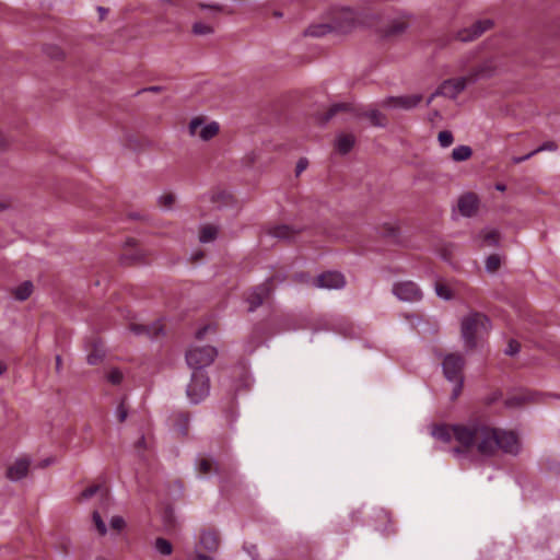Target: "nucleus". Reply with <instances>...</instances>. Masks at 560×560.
I'll use <instances>...</instances> for the list:
<instances>
[{"mask_svg":"<svg viewBox=\"0 0 560 560\" xmlns=\"http://www.w3.org/2000/svg\"><path fill=\"white\" fill-rule=\"evenodd\" d=\"M432 436L448 444L450 453L459 462L475 458L486 460L499 452L517 455L521 451V442L515 432L495 428L478 419L435 425Z\"/></svg>","mask_w":560,"mask_h":560,"instance_id":"nucleus-1","label":"nucleus"},{"mask_svg":"<svg viewBox=\"0 0 560 560\" xmlns=\"http://www.w3.org/2000/svg\"><path fill=\"white\" fill-rule=\"evenodd\" d=\"M474 58L472 54L466 55L458 59L457 69L464 72V75L452 78L443 81L436 91L428 98L427 105L436 96H444L447 98H456L467 86L477 83L480 80H488L501 72L503 69L502 57L493 55L487 57L475 65H470Z\"/></svg>","mask_w":560,"mask_h":560,"instance_id":"nucleus-2","label":"nucleus"},{"mask_svg":"<svg viewBox=\"0 0 560 560\" xmlns=\"http://www.w3.org/2000/svg\"><path fill=\"white\" fill-rule=\"evenodd\" d=\"M489 330L490 323L483 314L470 313L462 319V338L468 349H474Z\"/></svg>","mask_w":560,"mask_h":560,"instance_id":"nucleus-3","label":"nucleus"},{"mask_svg":"<svg viewBox=\"0 0 560 560\" xmlns=\"http://www.w3.org/2000/svg\"><path fill=\"white\" fill-rule=\"evenodd\" d=\"M464 358L458 353H450L445 355L442 362L443 373L447 381L454 384V388L452 392V398L455 399L459 396L463 383H464V376H463V369H464Z\"/></svg>","mask_w":560,"mask_h":560,"instance_id":"nucleus-4","label":"nucleus"},{"mask_svg":"<svg viewBox=\"0 0 560 560\" xmlns=\"http://www.w3.org/2000/svg\"><path fill=\"white\" fill-rule=\"evenodd\" d=\"M187 131L189 137L202 142H208L218 136L220 125L219 122L209 120L203 116H195L189 120Z\"/></svg>","mask_w":560,"mask_h":560,"instance_id":"nucleus-5","label":"nucleus"},{"mask_svg":"<svg viewBox=\"0 0 560 560\" xmlns=\"http://www.w3.org/2000/svg\"><path fill=\"white\" fill-rule=\"evenodd\" d=\"M218 355V351L211 346H192L186 353V361L190 369L202 371L209 366Z\"/></svg>","mask_w":560,"mask_h":560,"instance_id":"nucleus-6","label":"nucleus"},{"mask_svg":"<svg viewBox=\"0 0 560 560\" xmlns=\"http://www.w3.org/2000/svg\"><path fill=\"white\" fill-rule=\"evenodd\" d=\"M210 393V381L203 371H194L186 394L191 404H199Z\"/></svg>","mask_w":560,"mask_h":560,"instance_id":"nucleus-7","label":"nucleus"},{"mask_svg":"<svg viewBox=\"0 0 560 560\" xmlns=\"http://www.w3.org/2000/svg\"><path fill=\"white\" fill-rule=\"evenodd\" d=\"M393 294L402 302H418L422 299V292L412 281H400L393 285Z\"/></svg>","mask_w":560,"mask_h":560,"instance_id":"nucleus-8","label":"nucleus"},{"mask_svg":"<svg viewBox=\"0 0 560 560\" xmlns=\"http://www.w3.org/2000/svg\"><path fill=\"white\" fill-rule=\"evenodd\" d=\"M358 22V16L354 11L348 8H342L336 11L332 18V28L339 33H347L352 30Z\"/></svg>","mask_w":560,"mask_h":560,"instance_id":"nucleus-9","label":"nucleus"},{"mask_svg":"<svg viewBox=\"0 0 560 560\" xmlns=\"http://www.w3.org/2000/svg\"><path fill=\"white\" fill-rule=\"evenodd\" d=\"M422 101L420 94L402 95L396 97H387L382 102V106L386 108H399L410 110L417 107Z\"/></svg>","mask_w":560,"mask_h":560,"instance_id":"nucleus-10","label":"nucleus"},{"mask_svg":"<svg viewBox=\"0 0 560 560\" xmlns=\"http://www.w3.org/2000/svg\"><path fill=\"white\" fill-rule=\"evenodd\" d=\"M492 26L491 20L477 21L469 27H465L457 33V39L460 42H471L482 35Z\"/></svg>","mask_w":560,"mask_h":560,"instance_id":"nucleus-11","label":"nucleus"},{"mask_svg":"<svg viewBox=\"0 0 560 560\" xmlns=\"http://www.w3.org/2000/svg\"><path fill=\"white\" fill-rule=\"evenodd\" d=\"M492 26L491 20L477 21L469 27H465L457 33V39L460 42H471L482 35Z\"/></svg>","mask_w":560,"mask_h":560,"instance_id":"nucleus-12","label":"nucleus"},{"mask_svg":"<svg viewBox=\"0 0 560 560\" xmlns=\"http://www.w3.org/2000/svg\"><path fill=\"white\" fill-rule=\"evenodd\" d=\"M492 26L491 20L477 21L469 27H465L457 33V39L460 42H471L482 35Z\"/></svg>","mask_w":560,"mask_h":560,"instance_id":"nucleus-13","label":"nucleus"},{"mask_svg":"<svg viewBox=\"0 0 560 560\" xmlns=\"http://www.w3.org/2000/svg\"><path fill=\"white\" fill-rule=\"evenodd\" d=\"M346 284L342 273L337 271H328L318 276L315 280V285L323 289H341Z\"/></svg>","mask_w":560,"mask_h":560,"instance_id":"nucleus-14","label":"nucleus"},{"mask_svg":"<svg viewBox=\"0 0 560 560\" xmlns=\"http://www.w3.org/2000/svg\"><path fill=\"white\" fill-rule=\"evenodd\" d=\"M31 460L27 457L16 458L7 468V477L11 481H19L27 476Z\"/></svg>","mask_w":560,"mask_h":560,"instance_id":"nucleus-15","label":"nucleus"},{"mask_svg":"<svg viewBox=\"0 0 560 560\" xmlns=\"http://www.w3.org/2000/svg\"><path fill=\"white\" fill-rule=\"evenodd\" d=\"M458 211L462 215L470 218L478 211L479 199L474 192H467L458 199Z\"/></svg>","mask_w":560,"mask_h":560,"instance_id":"nucleus-16","label":"nucleus"},{"mask_svg":"<svg viewBox=\"0 0 560 560\" xmlns=\"http://www.w3.org/2000/svg\"><path fill=\"white\" fill-rule=\"evenodd\" d=\"M269 287L267 284H261L253 289L247 295V302L249 304L248 311L254 312L257 307H259L264 300L269 295Z\"/></svg>","mask_w":560,"mask_h":560,"instance_id":"nucleus-17","label":"nucleus"},{"mask_svg":"<svg viewBox=\"0 0 560 560\" xmlns=\"http://www.w3.org/2000/svg\"><path fill=\"white\" fill-rule=\"evenodd\" d=\"M219 548V538L212 530H202L199 537L197 549H203L209 552L217 551Z\"/></svg>","mask_w":560,"mask_h":560,"instance_id":"nucleus-18","label":"nucleus"},{"mask_svg":"<svg viewBox=\"0 0 560 560\" xmlns=\"http://www.w3.org/2000/svg\"><path fill=\"white\" fill-rule=\"evenodd\" d=\"M88 351L89 353L86 355V361L91 365H96L100 362H102L105 355L104 347L102 342L97 340H93L91 342L90 348H88Z\"/></svg>","mask_w":560,"mask_h":560,"instance_id":"nucleus-19","label":"nucleus"},{"mask_svg":"<svg viewBox=\"0 0 560 560\" xmlns=\"http://www.w3.org/2000/svg\"><path fill=\"white\" fill-rule=\"evenodd\" d=\"M354 142L355 138L353 135L342 132L336 137L335 148L339 153L346 154L353 148Z\"/></svg>","mask_w":560,"mask_h":560,"instance_id":"nucleus-20","label":"nucleus"},{"mask_svg":"<svg viewBox=\"0 0 560 560\" xmlns=\"http://www.w3.org/2000/svg\"><path fill=\"white\" fill-rule=\"evenodd\" d=\"M219 229L213 224H203L200 226L199 241L200 243H210L217 238Z\"/></svg>","mask_w":560,"mask_h":560,"instance_id":"nucleus-21","label":"nucleus"},{"mask_svg":"<svg viewBox=\"0 0 560 560\" xmlns=\"http://www.w3.org/2000/svg\"><path fill=\"white\" fill-rule=\"evenodd\" d=\"M33 289L34 285L31 281H24L12 290V294L15 300L25 301L31 296Z\"/></svg>","mask_w":560,"mask_h":560,"instance_id":"nucleus-22","label":"nucleus"},{"mask_svg":"<svg viewBox=\"0 0 560 560\" xmlns=\"http://www.w3.org/2000/svg\"><path fill=\"white\" fill-rule=\"evenodd\" d=\"M406 28H407V23L405 21L394 20L388 24L384 35L386 37L397 36V35L402 34L406 31Z\"/></svg>","mask_w":560,"mask_h":560,"instance_id":"nucleus-23","label":"nucleus"},{"mask_svg":"<svg viewBox=\"0 0 560 560\" xmlns=\"http://www.w3.org/2000/svg\"><path fill=\"white\" fill-rule=\"evenodd\" d=\"M482 246L495 247L499 245V233L497 230H485L481 232Z\"/></svg>","mask_w":560,"mask_h":560,"instance_id":"nucleus-24","label":"nucleus"},{"mask_svg":"<svg viewBox=\"0 0 560 560\" xmlns=\"http://www.w3.org/2000/svg\"><path fill=\"white\" fill-rule=\"evenodd\" d=\"M472 155V150L468 145H458L452 151V159L456 162L468 160Z\"/></svg>","mask_w":560,"mask_h":560,"instance_id":"nucleus-25","label":"nucleus"},{"mask_svg":"<svg viewBox=\"0 0 560 560\" xmlns=\"http://www.w3.org/2000/svg\"><path fill=\"white\" fill-rule=\"evenodd\" d=\"M192 33L198 36L211 35L214 33V26L211 23L196 21L192 24Z\"/></svg>","mask_w":560,"mask_h":560,"instance_id":"nucleus-26","label":"nucleus"},{"mask_svg":"<svg viewBox=\"0 0 560 560\" xmlns=\"http://www.w3.org/2000/svg\"><path fill=\"white\" fill-rule=\"evenodd\" d=\"M334 31L332 23L331 24H318L312 25L306 31L305 34L313 37H320L326 35L327 33Z\"/></svg>","mask_w":560,"mask_h":560,"instance_id":"nucleus-27","label":"nucleus"},{"mask_svg":"<svg viewBox=\"0 0 560 560\" xmlns=\"http://www.w3.org/2000/svg\"><path fill=\"white\" fill-rule=\"evenodd\" d=\"M269 233L277 238H290L294 232L288 225H277L271 228Z\"/></svg>","mask_w":560,"mask_h":560,"instance_id":"nucleus-28","label":"nucleus"},{"mask_svg":"<svg viewBox=\"0 0 560 560\" xmlns=\"http://www.w3.org/2000/svg\"><path fill=\"white\" fill-rule=\"evenodd\" d=\"M365 115L370 119L372 125L376 127H384L386 125L385 116L377 109H370L366 112Z\"/></svg>","mask_w":560,"mask_h":560,"instance_id":"nucleus-29","label":"nucleus"},{"mask_svg":"<svg viewBox=\"0 0 560 560\" xmlns=\"http://www.w3.org/2000/svg\"><path fill=\"white\" fill-rule=\"evenodd\" d=\"M154 547H155L156 551L163 556L171 555L172 550H173L172 544L164 538H158L155 540Z\"/></svg>","mask_w":560,"mask_h":560,"instance_id":"nucleus-30","label":"nucleus"},{"mask_svg":"<svg viewBox=\"0 0 560 560\" xmlns=\"http://www.w3.org/2000/svg\"><path fill=\"white\" fill-rule=\"evenodd\" d=\"M435 293L439 298L443 300H451L453 298L451 288L443 282L435 283Z\"/></svg>","mask_w":560,"mask_h":560,"instance_id":"nucleus-31","label":"nucleus"},{"mask_svg":"<svg viewBox=\"0 0 560 560\" xmlns=\"http://www.w3.org/2000/svg\"><path fill=\"white\" fill-rule=\"evenodd\" d=\"M438 141L442 148H448L454 142V137L451 131L443 130L439 132Z\"/></svg>","mask_w":560,"mask_h":560,"instance_id":"nucleus-32","label":"nucleus"},{"mask_svg":"<svg viewBox=\"0 0 560 560\" xmlns=\"http://www.w3.org/2000/svg\"><path fill=\"white\" fill-rule=\"evenodd\" d=\"M501 265V258L499 255H490L486 260V270L489 272H494L499 269Z\"/></svg>","mask_w":560,"mask_h":560,"instance_id":"nucleus-33","label":"nucleus"},{"mask_svg":"<svg viewBox=\"0 0 560 560\" xmlns=\"http://www.w3.org/2000/svg\"><path fill=\"white\" fill-rule=\"evenodd\" d=\"M92 518L98 534L105 536L107 534V527L97 511L93 512Z\"/></svg>","mask_w":560,"mask_h":560,"instance_id":"nucleus-34","label":"nucleus"},{"mask_svg":"<svg viewBox=\"0 0 560 560\" xmlns=\"http://www.w3.org/2000/svg\"><path fill=\"white\" fill-rule=\"evenodd\" d=\"M175 195L171 192H165L160 196L159 198V205L165 209H171L175 203Z\"/></svg>","mask_w":560,"mask_h":560,"instance_id":"nucleus-35","label":"nucleus"},{"mask_svg":"<svg viewBox=\"0 0 560 560\" xmlns=\"http://www.w3.org/2000/svg\"><path fill=\"white\" fill-rule=\"evenodd\" d=\"M109 526L113 530L120 533L126 527V521L124 520L122 516L115 515L110 518Z\"/></svg>","mask_w":560,"mask_h":560,"instance_id":"nucleus-36","label":"nucleus"},{"mask_svg":"<svg viewBox=\"0 0 560 560\" xmlns=\"http://www.w3.org/2000/svg\"><path fill=\"white\" fill-rule=\"evenodd\" d=\"M198 7L201 10H209L210 14H211V18H215L219 13L222 12V7L220 4H217V3H211V4L199 3Z\"/></svg>","mask_w":560,"mask_h":560,"instance_id":"nucleus-37","label":"nucleus"},{"mask_svg":"<svg viewBox=\"0 0 560 560\" xmlns=\"http://www.w3.org/2000/svg\"><path fill=\"white\" fill-rule=\"evenodd\" d=\"M558 149V145L555 141H546L544 142L541 145H539L538 148H536L535 150H533L535 152V155L537 153H540V152H544V151H556Z\"/></svg>","mask_w":560,"mask_h":560,"instance_id":"nucleus-38","label":"nucleus"},{"mask_svg":"<svg viewBox=\"0 0 560 560\" xmlns=\"http://www.w3.org/2000/svg\"><path fill=\"white\" fill-rule=\"evenodd\" d=\"M212 466H213L212 462L209 459H206V458H201L198 462V469H199V472L202 475L209 474L212 470Z\"/></svg>","mask_w":560,"mask_h":560,"instance_id":"nucleus-39","label":"nucleus"},{"mask_svg":"<svg viewBox=\"0 0 560 560\" xmlns=\"http://www.w3.org/2000/svg\"><path fill=\"white\" fill-rule=\"evenodd\" d=\"M107 380L112 384H119L122 380V373L119 370H112L107 375Z\"/></svg>","mask_w":560,"mask_h":560,"instance_id":"nucleus-40","label":"nucleus"},{"mask_svg":"<svg viewBox=\"0 0 560 560\" xmlns=\"http://www.w3.org/2000/svg\"><path fill=\"white\" fill-rule=\"evenodd\" d=\"M115 415H116V417H117L119 422H124L126 420L127 415H128V410H127V408L125 407L124 404H120L117 407V409L115 411Z\"/></svg>","mask_w":560,"mask_h":560,"instance_id":"nucleus-41","label":"nucleus"},{"mask_svg":"<svg viewBox=\"0 0 560 560\" xmlns=\"http://www.w3.org/2000/svg\"><path fill=\"white\" fill-rule=\"evenodd\" d=\"M130 329L136 335H142V334L151 335L149 328L145 326H142V325L133 324L130 326Z\"/></svg>","mask_w":560,"mask_h":560,"instance_id":"nucleus-42","label":"nucleus"},{"mask_svg":"<svg viewBox=\"0 0 560 560\" xmlns=\"http://www.w3.org/2000/svg\"><path fill=\"white\" fill-rule=\"evenodd\" d=\"M100 490L98 486H91L86 488L82 493L81 497L85 500L92 498L97 491Z\"/></svg>","mask_w":560,"mask_h":560,"instance_id":"nucleus-43","label":"nucleus"},{"mask_svg":"<svg viewBox=\"0 0 560 560\" xmlns=\"http://www.w3.org/2000/svg\"><path fill=\"white\" fill-rule=\"evenodd\" d=\"M345 108H346V106H345V105H342V104H336V105H334V106L329 109V112H328V114H327V117H326V120L330 119V118H331L332 116H335L339 110H342V109H345Z\"/></svg>","mask_w":560,"mask_h":560,"instance_id":"nucleus-44","label":"nucleus"},{"mask_svg":"<svg viewBox=\"0 0 560 560\" xmlns=\"http://www.w3.org/2000/svg\"><path fill=\"white\" fill-rule=\"evenodd\" d=\"M534 155H535V152H534V151H532V152H529V153H527V154H525V155H522V156H514V158L512 159V162H513L514 164H520V163H523V162H525V161L529 160V159H530V158H533Z\"/></svg>","mask_w":560,"mask_h":560,"instance_id":"nucleus-45","label":"nucleus"},{"mask_svg":"<svg viewBox=\"0 0 560 560\" xmlns=\"http://www.w3.org/2000/svg\"><path fill=\"white\" fill-rule=\"evenodd\" d=\"M518 350H520L518 343L512 341V342H510V345H509L508 349L505 350V352L508 354H510V355H514V354H516L518 352Z\"/></svg>","mask_w":560,"mask_h":560,"instance_id":"nucleus-46","label":"nucleus"},{"mask_svg":"<svg viewBox=\"0 0 560 560\" xmlns=\"http://www.w3.org/2000/svg\"><path fill=\"white\" fill-rule=\"evenodd\" d=\"M307 160L301 159L296 164V174H301L307 167Z\"/></svg>","mask_w":560,"mask_h":560,"instance_id":"nucleus-47","label":"nucleus"},{"mask_svg":"<svg viewBox=\"0 0 560 560\" xmlns=\"http://www.w3.org/2000/svg\"><path fill=\"white\" fill-rule=\"evenodd\" d=\"M196 560H213L212 557L200 553L198 549L196 550Z\"/></svg>","mask_w":560,"mask_h":560,"instance_id":"nucleus-48","label":"nucleus"},{"mask_svg":"<svg viewBox=\"0 0 560 560\" xmlns=\"http://www.w3.org/2000/svg\"><path fill=\"white\" fill-rule=\"evenodd\" d=\"M61 365H62L61 357L60 355H56V371H57V373H60Z\"/></svg>","mask_w":560,"mask_h":560,"instance_id":"nucleus-49","label":"nucleus"},{"mask_svg":"<svg viewBox=\"0 0 560 560\" xmlns=\"http://www.w3.org/2000/svg\"><path fill=\"white\" fill-rule=\"evenodd\" d=\"M9 208V203L0 199V213Z\"/></svg>","mask_w":560,"mask_h":560,"instance_id":"nucleus-50","label":"nucleus"},{"mask_svg":"<svg viewBox=\"0 0 560 560\" xmlns=\"http://www.w3.org/2000/svg\"><path fill=\"white\" fill-rule=\"evenodd\" d=\"M207 330H208V327H205V328L200 329V330L197 332V338H198V339H201V338L205 336V334H206V331H207Z\"/></svg>","mask_w":560,"mask_h":560,"instance_id":"nucleus-51","label":"nucleus"},{"mask_svg":"<svg viewBox=\"0 0 560 560\" xmlns=\"http://www.w3.org/2000/svg\"><path fill=\"white\" fill-rule=\"evenodd\" d=\"M7 145V140L5 138L2 136V133L0 132V148H3Z\"/></svg>","mask_w":560,"mask_h":560,"instance_id":"nucleus-52","label":"nucleus"},{"mask_svg":"<svg viewBox=\"0 0 560 560\" xmlns=\"http://www.w3.org/2000/svg\"><path fill=\"white\" fill-rule=\"evenodd\" d=\"M7 371V365L0 361V376Z\"/></svg>","mask_w":560,"mask_h":560,"instance_id":"nucleus-53","label":"nucleus"},{"mask_svg":"<svg viewBox=\"0 0 560 560\" xmlns=\"http://www.w3.org/2000/svg\"><path fill=\"white\" fill-rule=\"evenodd\" d=\"M98 12H100V14H101V19H103V18L105 16V14L107 13V10H106V9H104V8H102V7H100V8H98Z\"/></svg>","mask_w":560,"mask_h":560,"instance_id":"nucleus-54","label":"nucleus"},{"mask_svg":"<svg viewBox=\"0 0 560 560\" xmlns=\"http://www.w3.org/2000/svg\"><path fill=\"white\" fill-rule=\"evenodd\" d=\"M497 189L500 190V191H503V190H505V186L499 184V185H497Z\"/></svg>","mask_w":560,"mask_h":560,"instance_id":"nucleus-55","label":"nucleus"},{"mask_svg":"<svg viewBox=\"0 0 560 560\" xmlns=\"http://www.w3.org/2000/svg\"><path fill=\"white\" fill-rule=\"evenodd\" d=\"M149 91L158 92V91H160V88L159 86H152V88L149 89Z\"/></svg>","mask_w":560,"mask_h":560,"instance_id":"nucleus-56","label":"nucleus"},{"mask_svg":"<svg viewBox=\"0 0 560 560\" xmlns=\"http://www.w3.org/2000/svg\"><path fill=\"white\" fill-rule=\"evenodd\" d=\"M95 560H109V559H107L106 557H103V556H98L95 558Z\"/></svg>","mask_w":560,"mask_h":560,"instance_id":"nucleus-57","label":"nucleus"},{"mask_svg":"<svg viewBox=\"0 0 560 560\" xmlns=\"http://www.w3.org/2000/svg\"><path fill=\"white\" fill-rule=\"evenodd\" d=\"M390 232H392V235H396L397 229L396 228H392Z\"/></svg>","mask_w":560,"mask_h":560,"instance_id":"nucleus-58","label":"nucleus"},{"mask_svg":"<svg viewBox=\"0 0 560 560\" xmlns=\"http://www.w3.org/2000/svg\"><path fill=\"white\" fill-rule=\"evenodd\" d=\"M509 406H514L513 399L508 400Z\"/></svg>","mask_w":560,"mask_h":560,"instance_id":"nucleus-59","label":"nucleus"},{"mask_svg":"<svg viewBox=\"0 0 560 560\" xmlns=\"http://www.w3.org/2000/svg\"><path fill=\"white\" fill-rule=\"evenodd\" d=\"M438 116H439V113L434 112L433 117H438Z\"/></svg>","mask_w":560,"mask_h":560,"instance_id":"nucleus-60","label":"nucleus"}]
</instances>
